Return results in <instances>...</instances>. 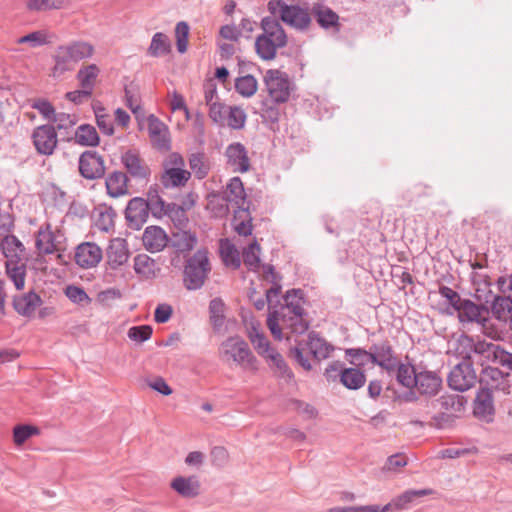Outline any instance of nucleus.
I'll list each match as a JSON object with an SVG mask.
<instances>
[{
    "label": "nucleus",
    "instance_id": "nucleus-1",
    "mask_svg": "<svg viewBox=\"0 0 512 512\" xmlns=\"http://www.w3.org/2000/svg\"><path fill=\"white\" fill-rule=\"evenodd\" d=\"M219 356L228 364H235L246 371L258 370V360L253 355L248 343L239 336H231L224 340L219 347Z\"/></svg>",
    "mask_w": 512,
    "mask_h": 512
},
{
    "label": "nucleus",
    "instance_id": "nucleus-2",
    "mask_svg": "<svg viewBox=\"0 0 512 512\" xmlns=\"http://www.w3.org/2000/svg\"><path fill=\"white\" fill-rule=\"evenodd\" d=\"M309 350L310 354L317 361L329 357L334 347L324 338L320 337L315 331L308 333L306 341H300L295 347L290 349V357L294 359L305 371L312 370V365L308 357L304 356V350Z\"/></svg>",
    "mask_w": 512,
    "mask_h": 512
},
{
    "label": "nucleus",
    "instance_id": "nucleus-3",
    "mask_svg": "<svg viewBox=\"0 0 512 512\" xmlns=\"http://www.w3.org/2000/svg\"><path fill=\"white\" fill-rule=\"evenodd\" d=\"M267 9L273 16L298 31H306L312 24L311 11L298 5H288L283 0H270Z\"/></svg>",
    "mask_w": 512,
    "mask_h": 512
},
{
    "label": "nucleus",
    "instance_id": "nucleus-4",
    "mask_svg": "<svg viewBox=\"0 0 512 512\" xmlns=\"http://www.w3.org/2000/svg\"><path fill=\"white\" fill-rule=\"evenodd\" d=\"M211 271L208 251L205 248L197 250L186 259L183 270V284L188 290H198L204 284Z\"/></svg>",
    "mask_w": 512,
    "mask_h": 512
},
{
    "label": "nucleus",
    "instance_id": "nucleus-5",
    "mask_svg": "<svg viewBox=\"0 0 512 512\" xmlns=\"http://www.w3.org/2000/svg\"><path fill=\"white\" fill-rule=\"evenodd\" d=\"M306 313L282 314L277 310L270 311L267 318V326L276 340L283 338L282 330H289L293 334H303L309 328V322L304 317Z\"/></svg>",
    "mask_w": 512,
    "mask_h": 512
},
{
    "label": "nucleus",
    "instance_id": "nucleus-6",
    "mask_svg": "<svg viewBox=\"0 0 512 512\" xmlns=\"http://www.w3.org/2000/svg\"><path fill=\"white\" fill-rule=\"evenodd\" d=\"M473 360L470 353L463 356L448 375V385L453 390L464 392L472 388L478 381V375L473 367Z\"/></svg>",
    "mask_w": 512,
    "mask_h": 512
},
{
    "label": "nucleus",
    "instance_id": "nucleus-7",
    "mask_svg": "<svg viewBox=\"0 0 512 512\" xmlns=\"http://www.w3.org/2000/svg\"><path fill=\"white\" fill-rule=\"evenodd\" d=\"M264 84L269 98L274 103H286L293 89L287 73L278 69H269L264 75Z\"/></svg>",
    "mask_w": 512,
    "mask_h": 512
},
{
    "label": "nucleus",
    "instance_id": "nucleus-8",
    "mask_svg": "<svg viewBox=\"0 0 512 512\" xmlns=\"http://www.w3.org/2000/svg\"><path fill=\"white\" fill-rule=\"evenodd\" d=\"M398 356L388 339L373 343L370 346V363L392 375Z\"/></svg>",
    "mask_w": 512,
    "mask_h": 512
},
{
    "label": "nucleus",
    "instance_id": "nucleus-9",
    "mask_svg": "<svg viewBox=\"0 0 512 512\" xmlns=\"http://www.w3.org/2000/svg\"><path fill=\"white\" fill-rule=\"evenodd\" d=\"M509 373H505L497 367L485 366L478 377L480 389H487L493 393L494 390L504 394H510Z\"/></svg>",
    "mask_w": 512,
    "mask_h": 512
},
{
    "label": "nucleus",
    "instance_id": "nucleus-10",
    "mask_svg": "<svg viewBox=\"0 0 512 512\" xmlns=\"http://www.w3.org/2000/svg\"><path fill=\"white\" fill-rule=\"evenodd\" d=\"M80 175L87 180L100 179L105 174L103 157L96 151H84L78 161Z\"/></svg>",
    "mask_w": 512,
    "mask_h": 512
},
{
    "label": "nucleus",
    "instance_id": "nucleus-11",
    "mask_svg": "<svg viewBox=\"0 0 512 512\" xmlns=\"http://www.w3.org/2000/svg\"><path fill=\"white\" fill-rule=\"evenodd\" d=\"M31 138L37 153L44 156L52 155L58 144L56 129L49 124L36 127Z\"/></svg>",
    "mask_w": 512,
    "mask_h": 512
},
{
    "label": "nucleus",
    "instance_id": "nucleus-12",
    "mask_svg": "<svg viewBox=\"0 0 512 512\" xmlns=\"http://www.w3.org/2000/svg\"><path fill=\"white\" fill-rule=\"evenodd\" d=\"M461 343H465L467 347L470 348V351L474 354L481 357V361L479 362L482 367L484 366V362H494L498 363L500 354L502 353L503 348L492 342H487L485 340L474 341L471 337H464Z\"/></svg>",
    "mask_w": 512,
    "mask_h": 512
},
{
    "label": "nucleus",
    "instance_id": "nucleus-13",
    "mask_svg": "<svg viewBox=\"0 0 512 512\" xmlns=\"http://www.w3.org/2000/svg\"><path fill=\"white\" fill-rule=\"evenodd\" d=\"M473 415L485 423H491L495 416L494 397L487 389L478 390L473 401Z\"/></svg>",
    "mask_w": 512,
    "mask_h": 512
},
{
    "label": "nucleus",
    "instance_id": "nucleus-14",
    "mask_svg": "<svg viewBox=\"0 0 512 512\" xmlns=\"http://www.w3.org/2000/svg\"><path fill=\"white\" fill-rule=\"evenodd\" d=\"M102 249L94 242H84L76 247L74 259L84 269L94 268L102 260Z\"/></svg>",
    "mask_w": 512,
    "mask_h": 512
},
{
    "label": "nucleus",
    "instance_id": "nucleus-15",
    "mask_svg": "<svg viewBox=\"0 0 512 512\" xmlns=\"http://www.w3.org/2000/svg\"><path fill=\"white\" fill-rule=\"evenodd\" d=\"M225 157L233 172L246 173L250 170L248 151L242 143L234 142L228 145L225 150Z\"/></svg>",
    "mask_w": 512,
    "mask_h": 512
},
{
    "label": "nucleus",
    "instance_id": "nucleus-16",
    "mask_svg": "<svg viewBox=\"0 0 512 512\" xmlns=\"http://www.w3.org/2000/svg\"><path fill=\"white\" fill-rule=\"evenodd\" d=\"M149 216V205L146 199L141 197L132 198L125 209V217L129 226L139 230L145 224Z\"/></svg>",
    "mask_w": 512,
    "mask_h": 512
},
{
    "label": "nucleus",
    "instance_id": "nucleus-17",
    "mask_svg": "<svg viewBox=\"0 0 512 512\" xmlns=\"http://www.w3.org/2000/svg\"><path fill=\"white\" fill-rule=\"evenodd\" d=\"M442 386V378L437 372L430 370L418 371L413 388H416L421 395L435 396Z\"/></svg>",
    "mask_w": 512,
    "mask_h": 512
},
{
    "label": "nucleus",
    "instance_id": "nucleus-18",
    "mask_svg": "<svg viewBox=\"0 0 512 512\" xmlns=\"http://www.w3.org/2000/svg\"><path fill=\"white\" fill-rule=\"evenodd\" d=\"M121 162L129 175L138 180H147L150 169L136 150H128L121 156Z\"/></svg>",
    "mask_w": 512,
    "mask_h": 512
},
{
    "label": "nucleus",
    "instance_id": "nucleus-19",
    "mask_svg": "<svg viewBox=\"0 0 512 512\" xmlns=\"http://www.w3.org/2000/svg\"><path fill=\"white\" fill-rule=\"evenodd\" d=\"M311 18L315 19L317 24L324 30H332L338 33L341 28L340 17L330 7L315 4L311 8Z\"/></svg>",
    "mask_w": 512,
    "mask_h": 512
},
{
    "label": "nucleus",
    "instance_id": "nucleus-20",
    "mask_svg": "<svg viewBox=\"0 0 512 512\" xmlns=\"http://www.w3.org/2000/svg\"><path fill=\"white\" fill-rule=\"evenodd\" d=\"M147 121L149 136L154 146L158 149H169L170 137L168 127L154 115H150Z\"/></svg>",
    "mask_w": 512,
    "mask_h": 512
},
{
    "label": "nucleus",
    "instance_id": "nucleus-21",
    "mask_svg": "<svg viewBox=\"0 0 512 512\" xmlns=\"http://www.w3.org/2000/svg\"><path fill=\"white\" fill-rule=\"evenodd\" d=\"M13 308L15 311L26 317H30L34 314L35 310L42 304L41 297L34 291L15 295L13 297Z\"/></svg>",
    "mask_w": 512,
    "mask_h": 512
},
{
    "label": "nucleus",
    "instance_id": "nucleus-22",
    "mask_svg": "<svg viewBox=\"0 0 512 512\" xmlns=\"http://www.w3.org/2000/svg\"><path fill=\"white\" fill-rule=\"evenodd\" d=\"M432 494L431 489H421V490H406L402 494L396 496L392 499V501L388 504H386L383 507H380L377 505V511L378 512H387L391 509L395 510H403L408 507L410 503L414 501V499L418 497H423L426 495Z\"/></svg>",
    "mask_w": 512,
    "mask_h": 512
},
{
    "label": "nucleus",
    "instance_id": "nucleus-23",
    "mask_svg": "<svg viewBox=\"0 0 512 512\" xmlns=\"http://www.w3.org/2000/svg\"><path fill=\"white\" fill-rule=\"evenodd\" d=\"M260 26L262 29V33L260 35L276 41L278 45H287V34L275 16L272 15L262 18Z\"/></svg>",
    "mask_w": 512,
    "mask_h": 512
},
{
    "label": "nucleus",
    "instance_id": "nucleus-24",
    "mask_svg": "<svg viewBox=\"0 0 512 512\" xmlns=\"http://www.w3.org/2000/svg\"><path fill=\"white\" fill-rule=\"evenodd\" d=\"M142 241L148 251L155 253L166 247L168 236L162 228L149 226L144 231Z\"/></svg>",
    "mask_w": 512,
    "mask_h": 512
},
{
    "label": "nucleus",
    "instance_id": "nucleus-25",
    "mask_svg": "<svg viewBox=\"0 0 512 512\" xmlns=\"http://www.w3.org/2000/svg\"><path fill=\"white\" fill-rule=\"evenodd\" d=\"M171 245L178 252L191 251L197 244V236L194 232L186 230L185 228H177L172 231L170 238Z\"/></svg>",
    "mask_w": 512,
    "mask_h": 512
},
{
    "label": "nucleus",
    "instance_id": "nucleus-26",
    "mask_svg": "<svg viewBox=\"0 0 512 512\" xmlns=\"http://www.w3.org/2000/svg\"><path fill=\"white\" fill-rule=\"evenodd\" d=\"M128 177L122 171H113L110 173L106 180V190L110 197L118 198L128 194Z\"/></svg>",
    "mask_w": 512,
    "mask_h": 512
},
{
    "label": "nucleus",
    "instance_id": "nucleus-27",
    "mask_svg": "<svg viewBox=\"0 0 512 512\" xmlns=\"http://www.w3.org/2000/svg\"><path fill=\"white\" fill-rule=\"evenodd\" d=\"M54 66L52 76L60 77L65 72L73 69L75 61L66 45L58 46L53 55Z\"/></svg>",
    "mask_w": 512,
    "mask_h": 512
},
{
    "label": "nucleus",
    "instance_id": "nucleus-28",
    "mask_svg": "<svg viewBox=\"0 0 512 512\" xmlns=\"http://www.w3.org/2000/svg\"><path fill=\"white\" fill-rule=\"evenodd\" d=\"M0 248L7 260L22 261L25 247L15 235L9 233L1 237Z\"/></svg>",
    "mask_w": 512,
    "mask_h": 512
},
{
    "label": "nucleus",
    "instance_id": "nucleus-29",
    "mask_svg": "<svg viewBox=\"0 0 512 512\" xmlns=\"http://www.w3.org/2000/svg\"><path fill=\"white\" fill-rule=\"evenodd\" d=\"M36 249L39 254L48 255L58 251L55 243V235L51 230L50 224L41 226L36 235Z\"/></svg>",
    "mask_w": 512,
    "mask_h": 512
},
{
    "label": "nucleus",
    "instance_id": "nucleus-30",
    "mask_svg": "<svg viewBox=\"0 0 512 512\" xmlns=\"http://www.w3.org/2000/svg\"><path fill=\"white\" fill-rule=\"evenodd\" d=\"M435 404L441 411L460 417L465 409L466 400L458 394H445L436 399Z\"/></svg>",
    "mask_w": 512,
    "mask_h": 512
},
{
    "label": "nucleus",
    "instance_id": "nucleus-31",
    "mask_svg": "<svg viewBox=\"0 0 512 512\" xmlns=\"http://www.w3.org/2000/svg\"><path fill=\"white\" fill-rule=\"evenodd\" d=\"M171 488L184 498H194L200 493V483L196 477H176L171 482Z\"/></svg>",
    "mask_w": 512,
    "mask_h": 512
},
{
    "label": "nucleus",
    "instance_id": "nucleus-32",
    "mask_svg": "<svg viewBox=\"0 0 512 512\" xmlns=\"http://www.w3.org/2000/svg\"><path fill=\"white\" fill-rule=\"evenodd\" d=\"M417 372L418 371L412 363H402L399 360L396 362V365L392 370V374H395L397 383L410 390L413 389Z\"/></svg>",
    "mask_w": 512,
    "mask_h": 512
},
{
    "label": "nucleus",
    "instance_id": "nucleus-33",
    "mask_svg": "<svg viewBox=\"0 0 512 512\" xmlns=\"http://www.w3.org/2000/svg\"><path fill=\"white\" fill-rule=\"evenodd\" d=\"M129 258V251L123 241H113L107 249V260L111 269H118L124 265Z\"/></svg>",
    "mask_w": 512,
    "mask_h": 512
},
{
    "label": "nucleus",
    "instance_id": "nucleus-34",
    "mask_svg": "<svg viewBox=\"0 0 512 512\" xmlns=\"http://www.w3.org/2000/svg\"><path fill=\"white\" fill-rule=\"evenodd\" d=\"M285 305L281 307L282 314H296V313H304L305 310L303 308L304 300V292L301 289H291L288 290L284 296Z\"/></svg>",
    "mask_w": 512,
    "mask_h": 512
},
{
    "label": "nucleus",
    "instance_id": "nucleus-35",
    "mask_svg": "<svg viewBox=\"0 0 512 512\" xmlns=\"http://www.w3.org/2000/svg\"><path fill=\"white\" fill-rule=\"evenodd\" d=\"M286 45H278L276 41L262 35H258L255 40V50L257 55L265 61L273 60L277 55V50Z\"/></svg>",
    "mask_w": 512,
    "mask_h": 512
},
{
    "label": "nucleus",
    "instance_id": "nucleus-36",
    "mask_svg": "<svg viewBox=\"0 0 512 512\" xmlns=\"http://www.w3.org/2000/svg\"><path fill=\"white\" fill-rule=\"evenodd\" d=\"M191 173L179 167L169 168L161 176V183L164 187L184 186L190 179Z\"/></svg>",
    "mask_w": 512,
    "mask_h": 512
},
{
    "label": "nucleus",
    "instance_id": "nucleus-37",
    "mask_svg": "<svg viewBox=\"0 0 512 512\" xmlns=\"http://www.w3.org/2000/svg\"><path fill=\"white\" fill-rule=\"evenodd\" d=\"M340 382L350 390H358L364 386L366 375L361 368L350 367L342 371Z\"/></svg>",
    "mask_w": 512,
    "mask_h": 512
},
{
    "label": "nucleus",
    "instance_id": "nucleus-38",
    "mask_svg": "<svg viewBox=\"0 0 512 512\" xmlns=\"http://www.w3.org/2000/svg\"><path fill=\"white\" fill-rule=\"evenodd\" d=\"M224 195L228 202H233L238 207L242 208L246 200V194L242 180L239 177H233L227 184Z\"/></svg>",
    "mask_w": 512,
    "mask_h": 512
},
{
    "label": "nucleus",
    "instance_id": "nucleus-39",
    "mask_svg": "<svg viewBox=\"0 0 512 512\" xmlns=\"http://www.w3.org/2000/svg\"><path fill=\"white\" fill-rule=\"evenodd\" d=\"M6 273L17 290H22L24 288L26 279V264L24 262L7 260Z\"/></svg>",
    "mask_w": 512,
    "mask_h": 512
},
{
    "label": "nucleus",
    "instance_id": "nucleus-40",
    "mask_svg": "<svg viewBox=\"0 0 512 512\" xmlns=\"http://www.w3.org/2000/svg\"><path fill=\"white\" fill-rule=\"evenodd\" d=\"M99 141L96 128L90 124L80 125L75 132V142L81 146L95 147L99 145Z\"/></svg>",
    "mask_w": 512,
    "mask_h": 512
},
{
    "label": "nucleus",
    "instance_id": "nucleus-41",
    "mask_svg": "<svg viewBox=\"0 0 512 512\" xmlns=\"http://www.w3.org/2000/svg\"><path fill=\"white\" fill-rule=\"evenodd\" d=\"M483 304L477 305L469 299H464L457 309L458 317L461 322H478L481 317Z\"/></svg>",
    "mask_w": 512,
    "mask_h": 512
},
{
    "label": "nucleus",
    "instance_id": "nucleus-42",
    "mask_svg": "<svg viewBox=\"0 0 512 512\" xmlns=\"http://www.w3.org/2000/svg\"><path fill=\"white\" fill-rule=\"evenodd\" d=\"M171 52V42L167 35L157 32L153 35L147 54L151 57H160Z\"/></svg>",
    "mask_w": 512,
    "mask_h": 512
},
{
    "label": "nucleus",
    "instance_id": "nucleus-43",
    "mask_svg": "<svg viewBox=\"0 0 512 512\" xmlns=\"http://www.w3.org/2000/svg\"><path fill=\"white\" fill-rule=\"evenodd\" d=\"M225 304L221 298H214L209 303L210 322L213 329L220 332L225 322Z\"/></svg>",
    "mask_w": 512,
    "mask_h": 512
},
{
    "label": "nucleus",
    "instance_id": "nucleus-44",
    "mask_svg": "<svg viewBox=\"0 0 512 512\" xmlns=\"http://www.w3.org/2000/svg\"><path fill=\"white\" fill-rule=\"evenodd\" d=\"M234 87L235 91L242 97L250 98L255 95L258 90V81L254 76L247 74L237 77L235 79Z\"/></svg>",
    "mask_w": 512,
    "mask_h": 512
},
{
    "label": "nucleus",
    "instance_id": "nucleus-45",
    "mask_svg": "<svg viewBox=\"0 0 512 512\" xmlns=\"http://www.w3.org/2000/svg\"><path fill=\"white\" fill-rule=\"evenodd\" d=\"M135 272L145 279L155 276L156 263L146 254H139L134 258Z\"/></svg>",
    "mask_w": 512,
    "mask_h": 512
},
{
    "label": "nucleus",
    "instance_id": "nucleus-46",
    "mask_svg": "<svg viewBox=\"0 0 512 512\" xmlns=\"http://www.w3.org/2000/svg\"><path fill=\"white\" fill-rule=\"evenodd\" d=\"M99 72L100 70L96 64H90L82 67L77 73V79L81 88H85L93 93V88Z\"/></svg>",
    "mask_w": 512,
    "mask_h": 512
},
{
    "label": "nucleus",
    "instance_id": "nucleus-47",
    "mask_svg": "<svg viewBox=\"0 0 512 512\" xmlns=\"http://www.w3.org/2000/svg\"><path fill=\"white\" fill-rule=\"evenodd\" d=\"M491 310L495 318L505 320L512 313V297L495 296L491 303Z\"/></svg>",
    "mask_w": 512,
    "mask_h": 512
},
{
    "label": "nucleus",
    "instance_id": "nucleus-48",
    "mask_svg": "<svg viewBox=\"0 0 512 512\" xmlns=\"http://www.w3.org/2000/svg\"><path fill=\"white\" fill-rule=\"evenodd\" d=\"M189 167L197 179H204L209 171L210 164L204 153H193L189 157Z\"/></svg>",
    "mask_w": 512,
    "mask_h": 512
},
{
    "label": "nucleus",
    "instance_id": "nucleus-49",
    "mask_svg": "<svg viewBox=\"0 0 512 512\" xmlns=\"http://www.w3.org/2000/svg\"><path fill=\"white\" fill-rule=\"evenodd\" d=\"M260 250V245L256 239L243 250V262L251 271H257L261 266Z\"/></svg>",
    "mask_w": 512,
    "mask_h": 512
},
{
    "label": "nucleus",
    "instance_id": "nucleus-50",
    "mask_svg": "<svg viewBox=\"0 0 512 512\" xmlns=\"http://www.w3.org/2000/svg\"><path fill=\"white\" fill-rule=\"evenodd\" d=\"M93 111L101 132L109 136L112 135L114 133L113 121L111 116L105 113V108L100 103H96L93 105Z\"/></svg>",
    "mask_w": 512,
    "mask_h": 512
},
{
    "label": "nucleus",
    "instance_id": "nucleus-51",
    "mask_svg": "<svg viewBox=\"0 0 512 512\" xmlns=\"http://www.w3.org/2000/svg\"><path fill=\"white\" fill-rule=\"evenodd\" d=\"M279 103H274L271 99H264L261 101L260 116L264 123L275 124L280 119V109L277 106Z\"/></svg>",
    "mask_w": 512,
    "mask_h": 512
},
{
    "label": "nucleus",
    "instance_id": "nucleus-52",
    "mask_svg": "<svg viewBox=\"0 0 512 512\" xmlns=\"http://www.w3.org/2000/svg\"><path fill=\"white\" fill-rule=\"evenodd\" d=\"M75 63L90 58L94 53V47L85 41H74L66 45Z\"/></svg>",
    "mask_w": 512,
    "mask_h": 512
},
{
    "label": "nucleus",
    "instance_id": "nucleus-53",
    "mask_svg": "<svg viewBox=\"0 0 512 512\" xmlns=\"http://www.w3.org/2000/svg\"><path fill=\"white\" fill-rule=\"evenodd\" d=\"M165 215H167L173 222L174 229L186 228L189 223L185 209L178 204H167V212Z\"/></svg>",
    "mask_w": 512,
    "mask_h": 512
},
{
    "label": "nucleus",
    "instance_id": "nucleus-54",
    "mask_svg": "<svg viewBox=\"0 0 512 512\" xmlns=\"http://www.w3.org/2000/svg\"><path fill=\"white\" fill-rule=\"evenodd\" d=\"M246 119V113L242 108L238 106L228 108L225 120L230 128L235 130L242 129L246 123Z\"/></svg>",
    "mask_w": 512,
    "mask_h": 512
},
{
    "label": "nucleus",
    "instance_id": "nucleus-55",
    "mask_svg": "<svg viewBox=\"0 0 512 512\" xmlns=\"http://www.w3.org/2000/svg\"><path fill=\"white\" fill-rule=\"evenodd\" d=\"M266 358L270 360V366L274 367L282 377L288 379H292L294 377L293 372L288 367L283 356L275 349L271 350V352L266 356Z\"/></svg>",
    "mask_w": 512,
    "mask_h": 512
},
{
    "label": "nucleus",
    "instance_id": "nucleus-56",
    "mask_svg": "<svg viewBox=\"0 0 512 512\" xmlns=\"http://www.w3.org/2000/svg\"><path fill=\"white\" fill-rule=\"evenodd\" d=\"M115 211L112 208H104L98 210L95 225L101 231H110L114 227Z\"/></svg>",
    "mask_w": 512,
    "mask_h": 512
},
{
    "label": "nucleus",
    "instance_id": "nucleus-57",
    "mask_svg": "<svg viewBox=\"0 0 512 512\" xmlns=\"http://www.w3.org/2000/svg\"><path fill=\"white\" fill-rule=\"evenodd\" d=\"M17 44H28L31 48H37L49 43L47 34L43 30L34 31L16 40Z\"/></svg>",
    "mask_w": 512,
    "mask_h": 512
},
{
    "label": "nucleus",
    "instance_id": "nucleus-58",
    "mask_svg": "<svg viewBox=\"0 0 512 512\" xmlns=\"http://www.w3.org/2000/svg\"><path fill=\"white\" fill-rule=\"evenodd\" d=\"M39 429L31 425H17L13 429V440L17 446L24 444L30 437L38 435Z\"/></svg>",
    "mask_w": 512,
    "mask_h": 512
},
{
    "label": "nucleus",
    "instance_id": "nucleus-59",
    "mask_svg": "<svg viewBox=\"0 0 512 512\" xmlns=\"http://www.w3.org/2000/svg\"><path fill=\"white\" fill-rule=\"evenodd\" d=\"M221 256L225 265L239 268L241 265L240 254L233 244L225 243L221 245Z\"/></svg>",
    "mask_w": 512,
    "mask_h": 512
},
{
    "label": "nucleus",
    "instance_id": "nucleus-60",
    "mask_svg": "<svg viewBox=\"0 0 512 512\" xmlns=\"http://www.w3.org/2000/svg\"><path fill=\"white\" fill-rule=\"evenodd\" d=\"M346 357L349 358L351 364L355 365L356 368L365 366L370 362V349L365 350L362 348H349L345 351Z\"/></svg>",
    "mask_w": 512,
    "mask_h": 512
},
{
    "label": "nucleus",
    "instance_id": "nucleus-61",
    "mask_svg": "<svg viewBox=\"0 0 512 512\" xmlns=\"http://www.w3.org/2000/svg\"><path fill=\"white\" fill-rule=\"evenodd\" d=\"M458 418V416L448 412L440 411L431 418L429 426L436 429H448L453 427L456 419Z\"/></svg>",
    "mask_w": 512,
    "mask_h": 512
},
{
    "label": "nucleus",
    "instance_id": "nucleus-62",
    "mask_svg": "<svg viewBox=\"0 0 512 512\" xmlns=\"http://www.w3.org/2000/svg\"><path fill=\"white\" fill-rule=\"evenodd\" d=\"M176 46L179 53H185L188 47L189 25L184 22H178L175 27Z\"/></svg>",
    "mask_w": 512,
    "mask_h": 512
},
{
    "label": "nucleus",
    "instance_id": "nucleus-63",
    "mask_svg": "<svg viewBox=\"0 0 512 512\" xmlns=\"http://www.w3.org/2000/svg\"><path fill=\"white\" fill-rule=\"evenodd\" d=\"M67 0H29L28 8L30 10L45 11L50 9H61Z\"/></svg>",
    "mask_w": 512,
    "mask_h": 512
},
{
    "label": "nucleus",
    "instance_id": "nucleus-64",
    "mask_svg": "<svg viewBox=\"0 0 512 512\" xmlns=\"http://www.w3.org/2000/svg\"><path fill=\"white\" fill-rule=\"evenodd\" d=\"M65 295L76 304L89 303L91 299L85 290L79 286L69 285L65 289Z\"/></svg>",
    "mask_w": 512,
    "mask_h": 512
}]
</instances>
